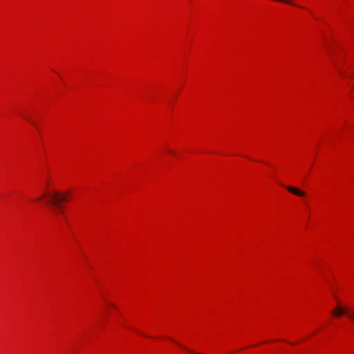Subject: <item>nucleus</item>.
Here are the masks:
<instances>
[{
  "instance_id": "f257e3e1",
  "label": "nucleus",
  "mask_w": 354,
  "mask_h": 354,
  "mask_svg": "<svg viewBox=\"0 0 354 354\" xmlns=\"http://www.w3.org/2000/svg\"><path fill=\"white\" fill-rule=\"evenodd\" d=\"M44 189L43 194L37 198V201L46 198L53 206V214L55 218L59 221L64 220L66 216L64 203L70 201V193L56 191L53 180L50 176H47L44 179Z\"/></svg>"
},
{
  "instance_id": "f03ea898",
  "label": "nucleus",
  "mask_w": 354,
  "mask_h": 354,
  "mask_svg": "<svg viewBox=\"0 0 354 354\" xmlns=\"http://www.w3.org/2000/svg\"><path fill=\"white\" fill-rule=\"evenodd\" d=\"M335 317H340L342 315H347L348 317L354 322V311H351L348 308L338 305L335 309L332 311Z\"/></svg>"
},
{
  "instance_id": "7ed1b4c3",
  "label": "nucleus",
  "mask_w": 354,
  "mask_h": 354,
  "mask_svg": "<svg viewBox=\"0 0 354 354\" xmlns=\"http://www.w3.org/2000/svg\"><path fill=\"white\" fill-rule=\"evenodd\" d=\"M286 189L292 193L293 194H295L300 197H304L306 196V193L296 187H292V186H286Z\"/></svg>"
},
{
  "instance_id": "20e7f679",
  "label": "nucleus",
  "mask_w": 354,
  "mask_h": 354,
  "mask_svg": "<svg viewBox=\"0 0 354 354\" xmlns=\"http://www.w3.org/2000/svg\"><path fill=\"white\" fill-rule=\"evenodd\" d=\"M107 304H109L111 307H113V308H115V305H114V304H111V303H110V302H109V301H107Z\"/></svg>"
},
{
  "instance_id": "39448f33",
  "label": "nucleus",
  "mask_w": 354,
  "mask_h": 354,
  "mask_svg": "<svg viewBox=\"0 0 354 354\" xmlns=\"http://www.w3.org/2000/svg\"><path fill=\"white\" fill-rule=\"evenodd\" d=\"M186 350H187V351H189V353H193V354H197L196 353H195V352H194V351H191V350H189V349H188V348H186Z\"/></svg>"
},
{
  "instance_id": "423d86ee",
  "label": "nucleus",
  "mask_w": 354,
  "mask_h": 354,
  "mask_svg": "<svg viewBox=\"0 0 354 354\" xmlns=\"http://www.w3.org/2000/svg\"><path fill=\"white\" fill-rule=\"evenodd\" d=\"M180 347H183V348L186 349V347L183 346V345H180Z\"/></svg>"
},
{
  "instance_id": "0eeeda50",
  "label": "nucleus",
  "mask_w": 354,
  "mask_h": 354,
  "mask_svg": "<svg viewBox=\"0 0 354 354\" xmlns=\"http://www.w3.org/2000/svg\"><path fill=\"white\" fill-rule=\"evenodd\" d=\"M180 347H183V348L186 349V347L183 346V345H180Z\"/></svg>"
},
{
  "instance_id": "6e6552de",
  "label": "nucleus",
  "mask_w": 354,
  "mask_h": 354,
  "mask_svg": "<svg viewBox=\"0 0 354 354\" xmlns=\"http://www.w3.org/2000/svg\"><path fill=\"white\" fill-rule=\"evenodd\" d=\"M180 347H183V348L186 349V347L183 346V345H180Z\"/></svg>"
}]
</instances>
